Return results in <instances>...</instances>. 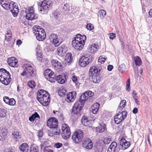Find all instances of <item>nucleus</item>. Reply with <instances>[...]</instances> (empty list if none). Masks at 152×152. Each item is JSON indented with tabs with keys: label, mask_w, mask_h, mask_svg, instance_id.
Wrapping results in <instances>:
<instances>
[{
	"label": "nucleus",
	"mask_w": 152,
	"mask_h": 152,
	"mask_svg": "<svg viewBox=\"0 0 152 152\" xmlns=\"http://www.w3.org/2000/svg\"><path fill=\"white\" fill-rule=\"evenodd\" d=\"M37 99L44 106H47L49 104L50 95L46 91L42 89L38 90L37 93Z\"/></svg>",
	"instance_id": "nucleus-1"
},
{
	"label": "nucleus",
	"mask_w": 152,
	"mask_h": 152,
	"mask_svg": "<svg viewBox=\"0 0 152 152\" xmlns=\"http://www.w3.org/2000/svg\"><path fill=\"white\" fill-rule=\"evenodd\" d=\"M86 38L85 35L82 36L80 34H77L72 41V47L77 50H81L84 47Z\"/></svg>",
	"instance_id": "nucleus-2"
},
{
	"label": "nucleus",
	"mask_w": 152,
	"mask_h": 152,
	"mask_svg": "<svg viewBox=\"0 0 152 152\" xmlns=\"http://www.w3.org/2000/svg\"><path fill=\"white\" fill-rule=\"evenodd\" d=\"M9 72L6 69H0V81L5 85H8L11 82L12 79Z\"/></svg>",
	"instance_id": "nucleus-3"
},
{
	"label": "nucleus",
	"mask_w": 152,
	"mask_h": 152,
	"mask_svg": "<svg viewBox=\"0 0 152 152\" xmlns=\"http://www.w3.org/2000/svg\"><path fill=\"white\" fill-rule=\"evenodd\" d=\"M33 31L37 40L42 41L46 38V36L45 32L44 29L40 26H34L33 27Z\"/></svg>",
	"instance_id": "nucleus-4"
},
{
	"label": "nucleus",
	"mask_w": 152,
	"mask_h": 152,
	"mask_svg": "<svg viewBox=\"0 0 152 152\" xmlns=\"http://www.w3.org/2000/svg\"><path fill=\"white\" fill-rule=\"evenodd\" d=\"M22 67L24 70L21 73V75L23 76H26L30 78L32 77L34 73V69L32 65L30 64H25L23 65Z\"/></svg>",
	"instance_id": "nucleus-5"
},
{
	"label": "nucleus",
	"mask_w": 152,
	"mask_h": 152,
	"mask_svg": "<svg viewBox=\"0 0 152 152\" xmlns=\"http://www.w3.org/2000/svg\"><path fill=\"white\" fill-rule=\"evenodd\" d=\"M51 0H44L42 1L39 6V12L42 14L47 13L49 8L51 6Z\"/></svg>",
	"instance_id": "nucleus-6"
},
{
	"label": "nucleus",
	"mask_w": 152,
	"mask_h": 152,
	"mask_svg": "<svg viewBox=\"0 0 152 152\" xmlns=\"http://www.w3.org/2000/svg\"><path fill=\"white\" fill-rule=\"evenodd\" d=\"M83 137L84 132L81 129H78L73 133L72 139L74 143H78L82 141Z\"/></svg>",
	"instance_id": "nucleus-7"
},
{
	"label": "nucleus",
	"mask_w": 152,
	"mask_h": 152,
	"mask_svg": "<svg viewBox=\"0 0 152 152\" xmlns=\"http://www.w3.org/2000/svg\"><path fill=\"white\" fill-rule=\"evenodd\" d=\"M61 135L62 138L64 140L69 138L71 132L69 126L66 124H63L61 127Z\"/></svg>",
	"instance_id": "nucleus-8"
},
{
	"label": "nucleus",
	"mask_w": 152,
	"mask_h": 152,
	"mask_svg": "<svg viewBox=\"0 0 152 152\" xmlns=\"http://www.w3.org/2000/svg\"><path fill=\"white\" fill-rule=\"evenodd\" d=\"M45 78L51 83H54L56 81V77L54 72L50 69L45 70L44 72Z\"/></svg>",
	"instance_id": "nucleus-9"
},
{
	"label": "nucleus",
	"mask_w": 152,
	"mask_h": 152,
	"mask_svg": "<svg viewBox=\"0 0 152 152\" xmlns=\"http://www.w3.org/2000/svg\"><path fill=\"white\" fill-rule=\"evenodd\" d=\"M84 102L81 101L76 102L74 104L72 108V113L74 115L79 114L84 106Z\"/></svg>",
	"instance_id": "nucleus-10"
},
{
	"label": "nucleus",
	"mask_w": 152,
	"mask_h": 152,
	"mask_svg": "<svg viewBox=\"0 0 152 152\" xmlns=\"http://www.w3.org/2000/svg\"><path fill=\"white\" fill-rule=\"evenodd\" d=\"M26 18L28 20H32L37 18V15L35 14L33 7H28L26 10Z\"/></svg>",
	"instance_id": "nucleus-11"
},
{
	"label": "nucleus",
	"mask_w": 152,
	"mask_h": 152,
	"mask_svg": "<svg viewBox=\"0 0 152 152\" xmlns=\"http://www.w3.org/2000/svg\"><path fill=\"white\" fill-rule=\"evenodd\" d=\"M127 113L126 111L119 112L114 116V121L117 124H120L125 118L127 115Z\"/></svg>",
	"instance_id": "nucleus-12"
},
{
	"label": "nucleus",
	"mask_w": 152,
	"mask_h": 152,
	"mask_svg": "<svg viewBox=\"0 0 152 152\" xmlns=\"http://www.w3.org/2000/svg\"><path fill=\"white\" fill-rule=\"evenodd\" d=\"M8 7V9L10 10L13 16L15 17H17L19 12V10L17 4L12 1L10 3Z\"/></svg>",
	"instance_id": "nucleus-13"
},
{
	"label": "nucleus",
	"mask_w": 152,
	"mask_h": 152,
	"mask_svg": "<svg viewBox=\"0 0 152 152\" xmlns=\"http://www.w3.org/2000/svg\"><path fill=\"white\" fill-rule=\"evenodd\" d=\"M92 61V59L90 57L83 56L80 59L79 65L81 67H84L88 66Z\"/></svg>",
	"instance_id": "nucleus-14"
},
{
	"label": "nucleus",
	"mask_w": 152,
	"mask_h": 152,
	"mask_svg": "<svg viewBox=\"0 0 152 152\" xmlns=\"http://www.w3.org/2000/svg\"><path fill=\"white\" fill-rule=\"evenodd\" d=\"M47 125L50 128L57 129L58 126V121L55 117L50 118L47 121Z\"/></svg>",
	"instance_id": "nucleus-15"
},
{
	"label": "nucleus",
	"mask_w": 152,
	"mask_h": 152,
	"mask_svg": "<svg viewBox=\"0 0 152 152\" xmlns=\"http://www.w3.org/2000/svg\"><path fill=\"white\" fill-rule=\"evenodd\" d=\"M94 94V93L91 91H88L85 92L80 96L79 100L82 102H85L88 99H91Z\"/></svg>",
	"instance_id": "nucleus-16"
},
{
	"label": "nucleus",
	"mask_w": 152,
	"mask_h": 152,
	"mask_svg": "<svg viewBox=\"0 0 152 152\" xmlns=\"http://www.w3.org/2000/svg\"><path fill=\"white\" fill-rule=\"evenodd\" d=\"M82 146L88 150H90L93 146V144L92 140L89 138H86L82 142Z\"/></svg>",
	"instance_id": "nucleus-17"
},
{
	"label": "nucleus",
	"mask_w": 152,
	"mask_h": 152,
	"mask_svg": "<svg viewBox=\"0 0 152 152\" xmlns=\"http://www.w3.org/2000/svg\"><path fill=\"white\" fill-rule=\"evenodd\" d=\"M76 93L75 91L69 92L66 94V101L68 102H74L76 97Z\"/></svg>",
	"instance_id": "nucleus-18"
},
{
	"label": "nucleus",
	"mask_w": 152,
	"mask_h": 152,
	"mask_svg": "<svg viewBox=\"0 0 152 152\" xmlns=\"http://www.w3.org/2000/svg\"><path fill=\"white\" fill-rule=\"evenodd\" d=\"M7 62L9 65L12 67H17L18 66V60L14 57L8 58Z\"/></svg>",
	"instance_id": "nucleus-19"
},
{
	"label": "nucleus",
	"mask_w": 152,
	"mask_h": 152,
	"mask_svg": "<svg viewBox=\"0 0 152 152\" xmlns=\"http://www.w3.org/2000/svg\"><path fill=\"white\" fill-rule=\"evenodd\" d=\"M52 66L56 70H60L63 68L62 64L57 60L53 59L51 62Z\"/></svg>",
	"instance_id": "nucleus-20"
},
{
	"label": "nucleus",
	"mask_w": 152,
	"mask_h": 152,
	"mask_svg": "<svg viewBox=\"0 0 152 152\" xmlns=\"http://www.w3.org/2000/svg\"><path fill=\"white\" fill-rule=\"evenodd\" d=\"M65 48V45H61L57 48L56 51L57 54L60 57L64 56L66 53Z\"/></svg>",
	"instance_id": "nucleus-21"
},
{
	"label": "nucleus",
	"mask_w": 152,
	"mask_h": 152,
	"mask_svg": "<svg viewBox=\"0 0 152 152\" xmlns=\"http://www.w3.org/2000/svg\"><path fill=\"white\" fill-rule=\"evenodd\" d=\"M120 145L122 146V149L124 150L128 148L130 145L129 142L127 141L123 137H122L120 139Z\"/></svg>",
	"instance_id": "nucleus-22"
},
{
	"label": "nucleus",
	"mask_w": 152,
	"mask_h": 152,
	"mask_svg": "<svg viewBox=\"0 0 152 152\" xmlns=\"http://www.w3.org/2000/svg\"><path fill=\"white\" fill-rule=\"evenodd\" d=\"M100 71V69H98L97 67L93 66L89 69V76L99 75Z\"/></svg>",
	"instance_id": "nucleus-23"
},
{
	"label": "nucleus",
	"mask_w": 152,
	"mask_h": 152,
	"mask_svg": "<svg viewBox=\"0 0 152 152\" xmlns=\"http://www.w3.org/2000/svg\"><path fill=\"white\" fill-rule=\"evenodd\" d=\"M99 126L96 128V130L98 132L102 133L107 129L106 125L103 122H101L99 124Z\"/></svg>",
	"instance_id": "nucleus-24"
},
{
	"label": "nucleus",
	"mask_w": 152,
	"mask_h": 152,
	"mask_svg": "<svg viewBox=\"0 0 152 152\" xmlns=\"http://www.w3.org/2000/svg\"><path fill=\"white\" fill-rule=\"evenodd\" d=\"M29 146L26 143L22 144L19 147L20 152H28Z\"/></svg>",
	"instance_id": "nucleus-25"
},
{
	"label": "nucleus",
	"mask_w": 152,
	"mask_h": 152,
	"mask_svg": "<svg viewBox=\"0 0 152 152\" xmlns=\"http://www.w3.org/2000/svg\"><path fill=\"white\" fill-rule=\"evenodd\" d=\"M66 80V77L65 75H59L56 77V81L60 84H63L64 83Z\"/></svg>",
	"instance_id": "nucleus-26"
},
{
	"label": "nucleus",
	"mask_w": 152,
	"mask_h": 152,
	"mask_svg": "<svg viewBox=\"0 0 152 152\" xmlns=\"http://www.w3.org/2000/svg\"><path fill=\"white\" fill-rule=\"evenodd\" d=\"M10 0H1V4L4 9L8 10L9 5L10 4Z\"/></svg>",
	"instance_id": "nucleus-27"
},
{
	"label": "nucleus",
	"mask_w": 152,
	"mask_h": 152,
	"mask_svg": "<svg viewBox=\"0 0 152 152\" xmlns=\"http://www.w3.org/2000/svg\"><path fill=\"white\" fill-rule=\"evenodd\" d=\"M100 104L98 102L94 104L91 107L92 111L93 114H96L99 108Z\"/></svg>",
	"instance_id": "nucleus-28"
},
{
	"label": "nucleus",
	"mask_w": 152,
	"mask_h": 152,
	"mask_svg": "<svg viewBox=\"0 0 152 152\" xmlns=\"http://www.w3.org/2000/svg\"><path fill=\"white\" fill-rule=\"evenodd\" d=\"M91 80L94 83H98L100 81L101 78L99 75L89 76Z\"/></svg>",
	"instance_id": "nucleus-29"
},
{
	"label": "nucleus",
	"mask_w": 152,
	"mask_h": 152,
	"mask_svg": "<svg viewBox=\"0 0 152 152\" xmlns=\"http://www.w3.org/2000/svg\"><path fill=\"white\" fill-rule=\"evenodd\" d=\"M91 121H89L88 118L86 116L83 117L81 120V123L82 124L85 126H89L91 124Z\"/></svg>",
	"instance_id": "nucleus-30"
},
{
	"label": "nucleus",
	"mask_w": 152,
	"mask_h": 152,
	"mask_svg": "<svg viewBox=\"0 0 152 152\" xmlns=\"http://www.w3.org/2000/svg\"><path fill=\"white\" fill-rule=\"evenodd\" d=\"M98 47V45L93 44L89 47V50L91 53L94 54L97 51Z\"/></svg>",
	"instance_id": "nucleus-31"
},
{
	"label": "nucleus",
	"mask_w": 152,
	"mask_h": 152,
	"mask_svg": "<svg viewBox=\"0 0 152 152\" xmlns=\"http://www.w3.org/2000/svg\"><path fill=\"white\" fill-rule=\"evenodd\" d=\"M36 56L37 60L39 61H41L43 59V55L42 51L40 49L37 50Z\"/></svg>",
	"instance_id": "nucleus-32"
},
{
	"label": "nucleus",
	"mask_w": 152,
	"mask_h": 152,
	"mask_svg": "<svg viewBox=\"0 0 152 152\" xmlns=\"http://www.w3.org/2000/svg\"><path fill=\"white\" fill-rule=\"evenodd\" d=\"M14 139L16 142H19L21 138V135L20 132L18 131H15L12 133Z\"/></svg>",
	"instance_id": "nucleus-33"
},
{
	"label": "nucleus",
	"mask_w": 152,
	"mask_h": 152,
	"mask_svg": "<svg viewBox=\"0 0 152 152\" xmlns=\"http://www.w3.org/2000/svg\"><path fill=\"white\" fill-rule=\"evenodd\" d=\"M30 152H39V147L33 144L30 146Z\"/></svg>",
	"instance_id": "nucleus-34"
},
{
	"label": "nucleus",
	"mask_w": 152,
	"mask_h": 152,
	"mask_svg": "<svg viewBox=\"0 0 152 152\" xmlns=\"http://www.w3.org/2000/svg\"><path fill=\"white\" fill-rule=\"evenodd\" d=\"M65 61L68 63H71L72 60V54L71 53H67L65 57Z\"/></svg>",
	"instance_id": "nucleus-35"
},
{
	"label": "nucleus",
	"mask_w": 152,
	"mask_h": 152,
	"mask_svg": "<svg viewBox=\"0 0 152 152\" xmlns=\"http://www.w3.org/2000/svg\"><path fill=\"white\" fill-rule=\"evenodd\" d=\"M134 61L136 65L140 66L142 64L141 59L139 56H136L134 58Z\"/></svg>",
	"instance_id": "nucleus-36"
},
{
	"label": "nucleus",
	"mask_w": 152,
	"mask_h": 152,
	"mask_svg": "<svg viewBox=\"0 0 152 152\" xmlns=\"http://www.w3.org/2000/svg\"><path fill=\"white\" fill-rule=\"evenodd\" d=\"M7 132L2 131V130L0 132V140L3 141L7 137Z\"/></svg>",
	"instance_id": "nucleus-37"
},
{
	"label": "nucleus",
	"mask_w": 152,
	"mask_h": 152,
	"mask_svg": "<svg viewBox=\"0 0 152 152\" xmlns=\"http://www.w3.org/2000/svg\"><path fill=\"white\" fill-rule=\"evenodd\" d=\"M12 34L10 31H9L7 32L5 36V39L8 42L10 41L12 38Z\"/></svg>",
	"instance_id": "nucleus-38"
},
{
	"label": "nucleus",
	"mask_w": 152,
	"mask_h": 152,
	"mask_svg": "<svg viewBox=\"0 0 152 152\" xmlns=\"http://www.w3.org/2000/svg\"><path fill=\"white\" fill-rule=\"evenodd\" d=\"M36 118H40L39 115L37 112H35L34 114H32L31 116L29 118V120L31 121H34Z\"/></svg>",
	"instance_id": "nucleus-39"
},
{
	"label": "nucleus",
	"mask_w": 152,
	"mask_h": 152,
	"mask_svg": "<svg viewBox=\"0 0 152 152\" xmlns=\"http://www.w3.org/2000/svg\"><path fill=\"white\" fill-rule=\"evenodd\" d=\"M126 105V101L125 99L121 100L120 102L118 109L119 110H122L125 107Z\"/></svg>",
	"instance_id": "nucleus-40"
},
{
	"label": "nucleus",
	"mask_w": 152,
	"mask_h": 152,
	"mask_svg": "<svg viewBox=\"0 0 152 152\" xmlns=\"http://www.w3.org/2000/svg\"><path fill=\"white\" fill-rule=\"evenodd\" d=\"M66 90L63 88H60L58 90V94L61 97H63L66 95Z\"/></svg>",
	"instance_id": "nucleus-41"
},
{
	"label": "nucleus",
	"mask_w": 152,
	"mask_h": 152,
	"mask_svg": "<svg viewBox=\"0 0 152 152\" xmlns=\"http://www.w3.org/2000/svg\"><path fill=\"white\" fill-rule=\"evenodd\" d=\"M7 111L4 109H0V118H4L7 116Z\"/></svg>",
	"instance_id": "nucleus-42"
},
{
	"label": "nucleus",
	"mask_w": 152,
	"mask_h": 152,
	"mask_svg": "<svg viewBox=\"0 0 152 152\" xmlns=\"http://www.w3.org/2000/svg\"><path fill=\"white\" fill-rule=\"evenodd\" d=\"M28 86L32 89L34 88L36 86L35 82L33 81L30 80L28 83Z\"/></svg>",
	"instance_id": "nucleus-43"
},
{
	"label": "nucleus",
	"mask_w": 152,
	"mask_h": 152,
	"mask_svg": "<svg viewBox=\"0 0 152 152\" xmlns=\"http://www.w3.org/2000/svg\"><path fill=\"white\" fill-rule=\"evenodd\" d=\"M99 13L100 15V16L102 18H103L106 14V12L105 10H101L99 11Z\"/></svg>",
	"instance_id": "nucleus-44"
},
{
	"label": "nucleus",
	"mask_w": 152,
	"mask_h": 152,
	"mask_svg": "<svg viewBox=\"0 0 152 152\" xmlns=\"http://www.w3.org/2000/svg\"><path fill=\"white\" fill-rule=\"evenodd\" d=\"M70 8V6L68 4L66 3L64 5L63 9L64 11H66V12H69V11Z\"/></svg>",
	"instance_id": "nucleus-45"
},
{
	"label": "nucleus",
	"mask_w": 152,
	"mask_h": 152,
	"mask_svg": "<svg viewBox=\"0 0 152 152\" xmlns=\"http://www.w3.org/2000/svg\"><path fill=\"white\" fill-rule=\"evenodd\" d=\"M16 101L15 99L13 98H11L9 100V102H8V104L14 106L15 104Z\"/></svg>",
	"instance_id": "nucleus-46"
},
{
	"label": "nucleus",
	"mask_w": 152,
	"mask_h": 152,
	"mask_svg": "<svg viewBox=\"0 0 152 152\" xmlns=\"http://www.w3.org/2000/svg\"><path fill=\"white\" fill-rule=\"evenodd\" d=\"M58 37V35L56 34H52L50 36L49 39L51 41H52L53 40L56 39V38Z\"/></svg>",
	"instance_id": "nucleus-47"
},
{
	"label": "nucleus",
	"mask_w": 152,
	"mask_h": 152,
	"mask_svg": "<svg viewBox=\"0 0 152 152\" xmlns=\"http://www.w3.org/2000/svg\"><path fill=\"white\" fill-rule=\"evenodd\" d=\"M117 146V143L115 142H113L110 145L109 147L110 148H111L112 149H114L115 151L116 148Z\"/></svg>",
	"instance_id": "nucleus-48"
},
{
	"label": "nucleus",
	"mask_w": 152,
	"mask_h": 152,
	"mask_svg": "<svg viewBox=\"0 0 152 152\" xmlns=\"http://www.w3.org/2000/svg\"><path fill=\"white\" fill-rule=\"evenodd\" d=\"M52 42L53 43L54 45L56 47L58 46L60 44L58 41V37L56 39L53 40Z\"/></svg>",
	"instance_id": "nucleus-49"
},
{
	"label": "nucleus",
	"mask_w": 152,
	"mask_h": 152,
	"mask_svg": "<svg viewBox=\"0 0 152 152\" xmlns=\"http://www.w3.org/2000/svg\"><path fill=\"white\" fill-rule=\"evenodd\" d=\"M86 27L88 30H91L94 28V26L91 23L87 24Z\"/></svg>",
	"instance_id": "nucleus-50"
},
{
	"label": "nucleus",
	"mask_w": 152,
	"mask_h": 152,
	"mask_svg": "<svg viewBox=\"0 0 152 152\" xmlns=\"http://www.w3.org/2000/svg\"><path fill=\"white\" fill-rule=\"evenodd\" d=\"M106 58L103 57L102 56H100L98 59V62L102 64L104 63Z\"/></svg>",
	"instance_id": "nucleus-51"
},
{
	"label": "nucleus",
	"mask_w": 152,
	"mask_h": 152,
	"mask_svg": "<svg viewBox=\"0 0 152 152\" xmlns=\"http://www.w3.org/2000/svg\"><path fill=\"white\" fill-rule=\"evenodd\" d=\"M126 90L129 91L130 90V79H128L126 82Z\"/></svg>",
	"instance_id": "nucleus-52"
},
{
	"label": "nucleus",
	"mask_w": 152,
	"mask_h": 152,
	"mask_svg": "<svg viewBox=\"0 0 152 152\" xmlns=\"http://www.w3.org/2000/svg\"><path fill=\"white\" fill-rule=\"evenodd\" d=\"M72 81L75 83H76L77 81L78 78L77 76L74 74L72 75Z\"/></svg>",
	"instance_id": "nucleus-53"
},
{
	"label": "nucleus",
	"mask_w": 152,
	"mask_h": 152,
	"mask_svg": "<svg viewBox=\"0 0 152 152\" xmlns=\"http://www.w3.org/2000/svg\"><path fill=\"white\" fill-rule=\"evenodd\" d=\"M63 146V144L60 142L56 143L54 145V147L57 148H61Z\"/></svg>",
	"instance_id": "nucleus-54"
},
{
	"label": "nucleus",
	"mask_w": 152,
	"mask_h": 152,
	"mask_svg": "<svg viewBox=\"0 0 152 152\" xmlns=\"http://www.w3.org/2000/svg\"><path fill=\"white\" fill-rule=\"evenodd\" d=\"M110 141V139L109 138H105L103 141L104 143L105 144H108Z\"/></svg>",
	"instance_id": "nucleus-55"
},
{
	"label": "nucleus",
	"mask_w": 152,
	"mask_h": 152,
	"mask_svg": "<svg viewBox=\"0 0 152 152\" xmlns=\"http://www.w3.org/2000/svg\"><path fill=\"white\" fill-rule=\"evenodd\" d=\"M10 98L8 96H4L3 97V100L4 102L7 104H8V102Z\"/></svg>",
	"instance_id": "nucleus-56"
},
{
	"label": "nucleus",
	"mask_w": 152,
	"mask_h": 152,
	"mask_svg": "<svg viewBox=\"0 0 152 152\" xmlns=\"http://www.w3.org/2000/svg\"><path fill=\"white\" fill-rule=\"evenodd\" d=\"M108 35H110V39H113L115 38L116 35L115 34L113 33H110Z\"/></svg>",
	"instance_id": "nucleus-57"
},
{
	"label": "nucleus",
	"mask_w": 152,
	"mask_h": 152,
	"mask_svg": "<svg viewBox=\"0 0 152 152\" xmlns=\"http://www.w3.org/2000/svg\"><path fill=\"white\" fill-rule=\"evenodd\" d=\"M61 133L60 130V129L57 130V131L54 132V134L52 135H50V136H53V135H58Z\"/></svg>",
	"instance_id": "nucleus-58"
},
{
	"label": "nucleus",
	"mask_w": 152,
	"mask_h": 152,
	"mask_svg": "<svg viewBox=\"0 0 152 152\" xmlns=\"http://www.w3.org/2000/svg\"><path fill=\"white\" fill-rule=\"evenodd\" d=\"M53 113L56 116H58V117L62 113H61L59 111H55L54 110L53 111Z\"/></svg>",
	"instance_id": "nucleus-59"
},
{
	"label": "nucleus",
	"mask_w": 152,
	"mask_h": 152,
	"mask_svg": "<svg viewBox=\"0 0 152 152\" xmlns=\"http://www.w3.org/2000/svg\"><path fill=\"white\" fill-rule=\"evenodd\" d=\"M58 118H59V120H60L61 121L63 122L64 121V116L62 113H61V114L59 117H58Z\"/></svg>",
	"instance_id": "nucleus-60"
},
{
	"label": "nucleus",
	"mask_w": 152,
	"mask_h": 152,
	"mask_svg": "<svg viewBox=\"0 0 152 152\" xmlns=\"http://www.w3.org/2000/svg\"><path fill=\"white\" fill-rule=\"evenodd\" d=\"M113 66L111 65H109L107 66V69L109 71H111L113 69Z\"/></svg>",
	"instance_id": "nucleus-61"
},
{
	"label": "nucleus",
	"mask_w": 152,
	"mask_h": 152,
	"mask_svg": "<svg viewBox=\"0 0 152 152\" xmlns=\"http://www.w3.org/2000/svg\"><path fill=\"white\" fill-rule=\"evenodd\" d=\"M22 42L20 39H18L16 42V44L17 45H20L21 44Z\"/></svg>",
	"instance_id": "nucleus-62"
},
{
	"label": "nucleus",
	"mask_w": 152,
	"mask_h": 152,
	"mask_svg": "<svg viewBox=\"0 0 152 152\" xmlns=\"http://www.w3.org/2000/svg\"><path fill=\"white\" fill-rule=\"evenodd\" d=\"M115 151L114 149H112L111 148L109 147L107 150V152H115Z\"/></svg>",
	"instance_id": "nucleus-63"
},
{
	"label": "nucleus",
	"mask_w": 152,
	"mask_h": 152,
	"mask_svg": "<svg viewBox=\"0 0 152 152\" xmlns=\"http://www.w3.org/2000/svg\"><path fill=\"white\" fill-rule=\"evenodd\" d=\"M4 152H14L12 149H5L4 150Z\"/></svg>",
	"instance_id": "nucleus-64"
}]
</instances>
